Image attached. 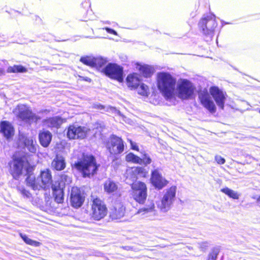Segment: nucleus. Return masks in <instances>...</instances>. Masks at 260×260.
<instances>
[{
    "label": "nucleus",
    "instance_id": "obj_1",
    "mask_svg": "<svg viewBox=\"0 0 260 260\" xmlns=\"http://www.w3.org/2000/svg\"><path fill=\"white\" fill-rule=\"evenodd\" d=\"M156 83L158 90L166 99H170L174 96L176 79L170 73L158 72L156 76Z\"/></svg>",
    "mask_w": 260,
    "mask_h": 260
},
{
    "label": "nucleus",
    "instance_id": "obj_2",
    "mask_svg": "<svg viewBox=\"0 0 260 260\" xmlns=\"http://www.w3.org/2000/svg\"><path fill=\"white\" fill-rule=\"evenodd\" d=\"M26 181L27 185L34 190L49 188L52 182L51 171L48 169L41 171L37 178L32 174H29L26 178Z\"/></svg>",
    "mask_w": 260,
    "mask_h": 260
},
{
    "label": "nucleus",
    "instance_id": "obj_3",
    "mask_svg": "<svg viewBox=\"0 0 260 260\" xmlns=\"http://www.w3.org/2000/svg\"><path fill=\"white\" fill-rule=\"evenodd\" d=\"M73 167L81 171L84 177L93 175L98 169L94 157L87 155H83L82 160L75 162Z\"/></svg>",
    "mask_w": 260,
    "mask_h": 260
},
{
    "label": "nucleus",
    "instance_id": "obj_4",
    "mask_svg": "<svg viewBox=\"0 0 260 260\" xmlns=\"http://www.w3.org/2000/svg\"><path fill=\"white\" fill-rule=\"evenodd\" d=\"M177 187L172 186L166 189L160 201L157 203V206L160 213H166L171 208L176 199Z\"/></svg>",
    "mask_w": 260,
    "mask_h": 260
},
{
    "label": "nucleus",
    "instance_id": "obj_5",
    "mask_svg": "<svg viewBox=\"0 0 260 260\" xmlns=\"http://www.w3.org/2000/svg\"><path fill=\"white\" fill-rule=\"evenodd\" d=\"M11 172L14 178L17 177L23 172L30 173L33 167L29 165L25 157H15L11 166Z\"/></svg>",
    "mask_w": 260,
    "mask_h": 260
},
{
    "label": "nucleus",
    "instance_id": "obj_6",
    "mask_svg": "<svg viewBox=\"0 0 260 260\" xmlns=\"http://www.w3.org/2000/svg\"><path fill=\"white\" fill-rule=\"evenodd\" d=\"M102 72L111 79L120 83L123 81V68L116 63H109Z\"/></svg>",
    "mask_w": 260,
    "mask_h": 260
},
{
    "label": "nucleus",
    "instance_id": "obj_7",
    "mask_svg": "<svg viewBox=\"0 0 260 260\" xmlns=\"http://www.w3.org/2000/svg\"><path fill=\"white\" fill-rule=\"evenodd\" d=\"M216 25L215 19L208 16L202 18L198 23L199 29L206 36H212Z\"/></svg>",
    "mask_w": 260,
    "mask_h": 260
},
{
    "label": "nucleus",
    "instance_id": "obj_8",
    "mask_svg": "<svg viewBox=\"0 0 260 260\" xmlns=\"http://www.w3.org/2000/svg\"><path fill=\"white\" fill-rule=\"evenodd\" d=\"M134 199L139 203H143L147 198V187L142 182H137L132 185Z\"/></svg>",
    "mask_w": 260,
    "mask_h": 260
},
{
    "label": "nucleus",
    "instance_id": "obj_9",
    "mask_svg": "<svg viewBox=\"0 0 260 260\" xmlns=\"http://www.w3.org/2000/svg\"><path fill=\"white\" fill-rule=\"evenodd\" d=\"M136 215H138L143 218H147L149 220H155L158 219V212L155 209V204L151 202L146 205L144 207L140 208Z\"/></svg>",
    "mask_w": 260,
    "mask_h": 260
},
{
    "label": "nucleus",
    "instance_id": "obj_10",
    "mask_svg": "<svg viewBox=\"0 0 260 260\" xmlns=\"http://www.w3.org/2000/svg\"><path fill=\"white\" fill-rule=\"evenodd\" d=\"M92 217L99 220L107 214V208L104 203L99 198L93 200L92 204Z\"/></svg>",
    "mask_w": 260,
    "mask_h": 260
},
{
    "label": "nucleus",
    "instance_id": "obj_11",
    "mask_svg": "<svg viewBox=\"0 0 260 260\" xmlns=\"http://www.w3.org/2000/svg\"><path fill=\"white\" fill-rule=\"evenodd\" d=\"M194 92L192 84L187 80H183L178 87V96L182 100L189 99Z\"/></svg>",
    "mask_w": 260,
    "mask_h": 260
},
{
    "label": "nucleus",
    "instance_id": "obj_12",
    "mask_svg": "<svg viewBox=\"0 0 260 260\" xmlns=\"http://www.w3.org/2000/svg\"><path fill=\"white\" fill-rule=\"evenodd\" d=\"M89 131V129L77 125H71L68 127L67 136L70 139H83Z\"/></svg>",
    "mask_w": 260,
    "mask_h": 260
},
{
    "label": "nucleus",
    "instance_id": "obj_13",
    "mask_svg": "<svg viewBox=\"0 0 260 260\" xmlns=\"http://www.w3.org/2000/svg\"><path fill=\"white\" fill-rule=\"evenodd\" d=\"M209 92L219 108L223 110L226 99V93L218 86H212L209 88Z\"/></svg>",
    "mask_w": 260,
    "mask_h": 260
},
{
    "label": "nucleus",
    "instance_id": "obj_14",
    "mask_svg": "<svg viewBox=\"0 0 260 260\" xmlns=\"http://www.w3.org/2000/svg\"><path fill=\"white\" fill-rule=\"evenodd\" d=\"M107 146L109 152L112 154L121 153L124 150L123 140L121 138L116 136H113L111 137Z\"/></svg>",
    "mask_w": 260,
    "mask_h": 260
},
{
    "label": "nucleus",
    "instance_id": "obj_15",
    "mask_svg": "<svg viewBox=\"0 0 260 260\" xmlns=\"http://www.w3.org/2000/svg\"><path fill=\"white\" fill-rule=\"evenodd\" d=\"M199 98L201 103L211 113L215 112L216 107L211 100L210 94L207 90L200 92L199 93Z\"/></svg>",
    "mask_w": 260,
    "mask_h": 260
},
{
    "label": "nucleus",
    "instance_id": "obj_16",
    "mask_svg": "<svg viewBox=\"0 0 260 260\" xmlns=\"http://www.w3.org/2000/svg\"><path fill=\"white\" fill-rule=\"evenodd\" d=\"M19 140L29 152L33 153L36 152L38 145L35 139L32 137H27L25 135H21L19 136Z\"/></svg>",
    "mask_w": 260,
    "mask_h": 260
},
{
    "label": "nucleus",
    "instance_id": "obj_17",
    "mask_svg": "<svg viewBox=\"0 0 260 260\" xmlns=\"http://www.w3.org/2000/svg\"><path fill=\"white\" fill-rule=\"evenodd\" d=\"M84 201V197L81 194L80 190L76 187H73L71 194V202L72 205L78 208L81 206Z\"/></svg>",
    "mask_w": 260,
    "mask_h": 260
},
{
    "label": "nucleus",
    "instance_id": "obj_18",
    "mask_svg": "<svg viewBox=\"0 0 260 260\" xmlns=\"http://www.w3.org/2000/svg\"><path fill=\"white\" fill-rule=\"evenodd\" d=\"M151 181L152 184L158 189H161L167 184V180L162 177L157 170H154L152 172Z\"/></svg>",
    "mask_w": 260,
    "mask_h": 260
},
{
    "label": "nucleus",
    "instance_id": "obj_19",
    "mask_svg": "<svg viewBox=\"0 0 260 260\" xmlns=\"http://www.w3.org/2000/svg\"><path fill=\"white\" fill-rule=\"evenodd\" d=\"M126 83L131 89H136L141 83L140 75L137 73L129 74L126 78Z\"/></svg>",
    "mask_w": 260,
    "mask_h": 260
},
{
    "label": "nucleus",
    "instance_id": "obj_20",
    "mask_svg": "<svg viewBox=\"0 0 260 260\" xmlns=\"http://www.w3.org/2000/svg\"><path fill=\"white\" fill-rule=\"evenodd\" d=\"M125 208L121 202H116L111 209L110 216L112 219H119L123 217Z\"/></svg>",
    "mask_w": 260,
    "mask_h": 260
},
{
    "label": "nucleus",
    "instance_id": "obj_21",
    "mask_svg": "<svg viewBox=\"0 0 260 260\" xmlns=\"http://www.w3.org/2000/svg\"><path fill=\"white\" fill-rule=\"evenodd\" d=\"M0 132L7 139H11L14 134V129L12 124L6 121H2L0 123Z\"/></svg>",
    "mask_w": 260,
    "mask_h": 260
},
{
    "label": "nucleus",
    "instance_id": "obj_22",
    "mask_svg": "<svg viewBox=\"0 0 260 260\" xmlns=\"http://www.w3.org/2000/svg\"><path fill=\"white\" fill-rule=\"evenodd\" d=\"M137 67L140 75L145 78L151 77L155 72L154 67L148 64L138 63Z\"/></svg>",
    "mask_w": 260,
    "mask_h": 260
},
{
    "label": "nucleus",
    "instance_id": "obj_23",
    "mask_svg": "<svg viewBox=\"0 0 260 260\" xmlns=\"http://www.w3.org/2000/svg\"><path fill=\"white\" fill-rule=\"evenodd\" d=\"M52 138V134L48 131L40 132L39 139L40 144L44 147H47L50 144Z\"/></svg>",
    "mask_w": 260,
    "mask_h": 260
},
{
    "label": "nucleus",
    "instance_id": "obj_24",
    "mask_svg": "<svg viewBox=\"0 0 260 260\" xmlns=\"http://www.w3.org/2000/svg\"><path fill=\"white\" fill-rule=\"evenodd\" d=\"M80 14L83 21H88L91 20L93 12L90 5L87 3L85 6H82L80 9Z\"/></svg>",
    "mask_w": 260,
    "mask_h": 260
},
{
    "label": "nucleus",
    "instance_id": "obj_25",
    "mask_svg": "<svg viewBox=\"0 0 260 260\" xmlns=\"http://www.w3.org/2000/svg\"><path fill=\"white\" fill-rule=\"evenodd\" d=\"M51 187L55 202L59 204L62 203L64 200L63 188H61L59 184H52Z\"/></svg>",
    "mask_w": 260,
    "mask_h": 260
},
{
    "label": "nucleus",
    "instance_id": "obj_26",
    "mask_svg": "<svg viewBox=\"0 0 260 260\" xmlns=\"http://www.w3.org/2000/svg\"><path fill=\"white\" fill-rule=\"evenodd\" d=\"M65 121L59 116H56L46 120L44 124L49 127L58 128Z\"/></svg>",
    "mask_w": 260,
    "mask_h": 260
},
{
    "label": "nucleus",
    "instance_id": "obj_27",
    "mask_svg": "<svg viewBox=\"0 0 260 260\" xmlns=\"http://www.w3.org/2000/svg\"><path fill=\"white\" fill-rule=\"evenodd\" d=\"M51 165L54 169L57 171L64 169L66 167V163L63 157L62 156L56 155L53 160Z\"/></svg>",
    "mask_w": 260,
    "mask_h": 260
},
{
    "label": "nucleus",
    "instance_id": "obj_28",
    "mask_svg": "<svg viewBox=\"0 0 260 260\" xmlns=\"http://www.w3.org/2000/svg\"><path fill=\"white\" fill-rule=\"evenodd\" d=\"M104 188L106 192L112 193L117 190L118 186L114 181L111 180H108L104 183Z\"/></svg>",
    "mask_w": 260,
    "mask_h": 260
},
{
    "label": "nucleus",
    "instance_id": "obj_29",
    "mask_svg": "<svg viewBox=\"0 0 260 260\" xmlns=\"http://www.w3.org/2000/svg\"><path fill=\"white\" fill-rule=\"evenodd\" d=\"M14 114H31L30 108L26 105L19 104L13 111Z\"/></svg>",
    "mask_w": 260,
    "mask_h": 260
},
{
    "label": "nucleus",
    "instance_id": "obj_30",
    "mask_svg": "<svg viewBox=\"0 0 260 260\" xmlns=\"http://www.w3.org/2000/svg\"><path fill=\"white\" fill-rule=\"evenodd\" d=\"M27 69L21 65H14L8 68L7 72L8 73H26Z\"/></svg>",
    "mask_w": 260,
    "mask_h": 260
},
{
    "label": "nucleus",
    "instance_id": "obj_31",
    "mask_svg": "<svg viewBox=\"0 0 260 260\" xmlns=\"http://www.w3.org/2000/svg\"><path fill=\"white\" fill-rule=\"evenodd\" d=\"M106 59L101 57H93L92 68H95L97 69L103 67L107 63Z\"/></svg>",
    "mask_w": 260,
    "mask_h": 260
},
{
    "label": "nucleus",
    "instance_id": "obj_32",
    "mask_svg": "<svg viewBox=\"0 0 260 260\" xmlns=\"http://www.w3.org/2000/svg\"><path fill=\"white\" fill-rule=\"evenodd\" d=\"M72 182L71 177L66 174H62L60 176L59 181L55 182L53 184H58L60 185L61 188H63L66 185L70 184Z\"/></svg>",
    "mask_w": 260,
    "mask_h": 260
},
{
    "label": "nucleus",
    "instance_id": "obj_33",
    "mask_svg": "<svg viewBox=\"0 0 260 260\" xmlns=\"http://www.w3.org/2000/svg\"><path fill=\"white\" fill-rule=\"evenodd\" d=\"M221 191L234 199H238L240 197L239 193L228 187L222 188Z\"/></svg>",
    "mask_w": 260,
    "mask_h": 260
},
{
    "label": "nucleus",
    "instance_id": "obj_34",
    "mask_svg": "<svg viewBox=\"0 0 260 260\" xmlns=\"http://www.w3.org/2000/svg\"><path fill=\"white\" fill-rule=\"evenodd\" d=\"M125 160L127 162H131L134 164H142L141 158L132 153H129L125 156Z\"/></svg>",
    "mask_w": 260,
    "mask_h": 260
},
{
    "label": "nucleus",
    "instance_id": "obj_35",
    "mask_svg": "<svg viewBox=\"0 0 260 260\" xmlns=\"http://www.w3.org/2000/svg\"><path fill=\"white\" fill-rule=\"evenodd\" d=\"M140 88L138 90V94L140 95L147 96L149 93V87L144 83L140 84Z\"/></svg>",
    "mask_w": 260,
    "mask_h": 260
},
{
    "label": "nucleus",
    "instance_id": "obj_36",
    "mask_svg": "<svg viewBox=\"0 0 260 260\" xmlns=\"http://www.w3.org/2000/svg\"><path fill=\"white\" fill-rule=\"evenodd\" d=\"M21 237L23 240V241L27 244H29L31 246H34L35 247H37L40 245V243L37 242L36 241H34L30 238H29L26 235H23L22 234H20Z\"/></svg>",
    "mask_w": 260,
    "mask_h": 260
},
{
    "label": "nucleus",
    "instance_id": "obj_37",
    "mask_svg": "<svg viewBox=\"0 0 260 260\" xmlns=\"http://www.w3.org/2000/svg\"><path fill=\"white\" fill-rule=\"evenodd\" d=\"M93 57L89 56H82L80 58V61L83 64L92 68Z\"/></svg>",
    "mask_w": 260,
    "mask_h": 260
},
{
    "label": "nucleus",
    "instance_id": "obj_38",
    "mask_svg": "<svg viewBox=\"0 0 260 260\" xmlns=\"http://www.w3.org/2000/svg\"><path fill=\"white\" fill-rule=\"evenodd\" d=\"M142 156L141 159L142 160V164H143L145 165H147L151 162V159L150 158L149 155L146 153L145 152H142Z\"/></svg>",
    "mask_w": 260,
    "mask_h": 260
},
{
    "label": "nucleus",
    "instance_id": "obj_39",
    "mask_svg": "<svg viewBox=\"0 0 260 260\" xmlns=\"http://www.w3.org/2000/svg\"><path fill=\"white\" fill-rule=\"evenodd\" d=\"M18 190L24 198H30L31 197V193L24 187L19 186L18 187Z\"/></svg>",
    "mask_w": 260,
    "mask_h": 260
},
{
    "label": "nucleus",
    "instance_id": "obj_40",
    "mask_svg": "<svg viewBox=\"0 0 260 260\" xmlns=\"http://www.w3.org/2000/svg\"><path fill=\"white\" fill-rule=\"evenodd\" d=\"M144 170V169L141 167H137V168H132L131 169H129L127 171V175L129 174H131V173H134V174H136V173H138V174H140V173H142L143 172V171Z\"/></svg>",
    "mask_w": 260,
    "mask_h": 260
},
{
    "label": "nucleus",
    "instance_id": "obj_41",
    "mask_svg": "<svg viewBox=\"0 0 260 260\" xmlns=\"http://www.w3.org/2000/svg\"><path fill=\"white\" fill-rule=\"evenodd\" d=\"M215 159L218 164L220 165L224 164L225 162V159L220 155H216Z\"/></svg>",
    "mask_w": 260,
    "mask_h": 260
},
{
    "label": "nucleus",
    "instance_id": "obj_42",
    "mask_svg": "<svg viewBox=\"0 0 260 260\" xmlns=\"http://www.w3.org/2000/svg\"><path fill=\"white\" fill-rule=\"evenodd\" d=\"M217 253L216 251H213L209 253L207 260H216Z\"/></svg>",
    "mask_w": 260,
    "mask_h": 260
},
{
    "label": "nucleus",
    "instance_id": "obj_43",
    "mask_svg": "<svg viewBox=\"0 0 260 260\" xmlns=\"http://www.w3.org/2000/svg\"><path fill=\"white\" fill-rule=\"evenodd\" d=\"M127 141L129 142L131 144V148L133 150L139 151V148L136 143L133 142L130 139H127Z\"/></svg>",
    "mask_w": 260,
    "mask_h": 260
},
{
    "label": "nucleus",
    "instance_id": "obj_44",
    "mask_svg": "<svg viewBox=\"0 0 260 260\" xmlns=\"http://www.w3.org/2000/svg\"><path fill=\"white\" fill-rule=\"evenodd\" d=\"M208 246L209 243L207 242H202L200 244V248H201L202 250H205Z\"/></svg>",
    "mask_w": 260,
    "mask_h": 260
},
{
    "label": "nucleus",
    "instance_id": "obj_45",
    "mask_svg": "<svg viewBox=\"0 0 260 260\" xmlns=\"http://www.w3.org/2000/svg\"><path fill=\"white\" fill-rule=\"evenodd\" d=\"M106 29V30L107 31V32L110 34H112V35H117V32L112 29V28H109V27H105V28Z\"/></svg>",
    "mask_w": 260,
    "mask_h": 260
},
{
    "label": "nucleus",
    "instance_id": "obj_46",
    "mask_svg": "<svg viewBox=\"0 0 260 260\" xmlns=\"http://www.w3.org/2000/svg\"><path fill=\"white\" fill-rule=\"evenodd\" d=\"M79 80L80 81H85L86 82H90L91 80V79H90L89 78H88V77H81L80 76H79Z\"/></svg>",
    "mask_w": 260,
    "mask_h": 260
},
{
    "label": "nucleus",
    "instance_id": "obj_47",
    "mask_svg": "<svg viewBox=\"0 0 260 260\" xmlns=\"http://www.w3.org/2000/svg\"><path fill=\"white\" fill-rule=\"evenodd\" d=\"M131 178H132V180H136V178H137V177H136V176L135 174V175H133V176H132Z\"/></svg>",
    "mask_w": 260,
    "mask_h": 260
},
{
    "label": "nucleus",
    "instance_id": "obj_48",
    "mask_svg": "<svg viewBox=\"0 0 260 260\" xmlns=\"http://www.w3.org/2000/svg\"><path fill=\"white\" fill-rule=\"evenodd\" d=\"M4 73V70L0 68V75L3 74Z\"/></svg>",
    "mask_w": 260,
    "mask_h": 260
},
{
    "label": "nucleus",
    "instance_id": "obj_49",
    "mask_svg": "<svg viewBox=\"0 0 260 260\" xmlns=\"http://www.w3.org/2000/svg\"><path fill=\"white\" fill-rule=\"evenodd\" d=\"M98 108H100V109H103L104 108V106L100 105V106H98Z\"/></svg>",
    "mask_w": 260,
    "mask_h": 260
},
{
    "label": "nucleus",
    "instance_id": "obj_50",
    "mask_svg": "<svg viewBox=\"0 0 260 260\" xmlns=\"http://www.w3.org/2000/svg\"><path fill=\"white\" fill-rule=\"evenodd\" d=\"M24 115H23V114L19 115V117H20V118H23V116H24Z\"/></svg>",
    "mask_w": 260,
    "mask_h": 260
},
{
    "label": "nucleus",
    "instance_id": "obj_51",
    "mask_svg": "<svg viewBox=\"0 0 260 260\" xmlns=\"http://www.w3.org/2000/svg\"><path fill=\"white\" fill-rule=\"evenodd\" d=\"M257 201L258 202H259V203H260V196H259V197H258V198H257Z\"/></svg>",
    "mask_w": 260,
    "mask_h": 260
},
{
    "label": "nucleus",
    "instance_id": "obj_52",
    "mask_svg": "<svg viewBox=\"0 0 260 260\" xmlns=\"http://www.w3.org/2000/svg\"><path fill=\"white\" fill-rule=\"evenodd\" d=\"M259 112H260V110H259Z\"/></svg>",
    "mask_w": 260,
    "mask_h": 260
}]
</instances>
